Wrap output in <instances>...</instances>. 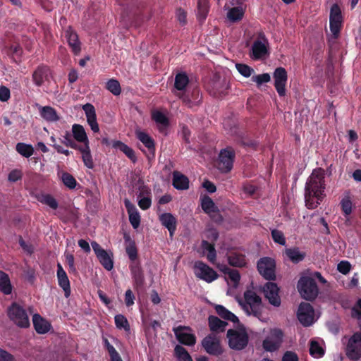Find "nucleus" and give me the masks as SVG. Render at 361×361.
<instances>
[{
  "label": "nucleus",
  "instance_id": "4",
  "mask_svg": "<svg viewBox=\"0 0 361 361\" xmlns=\"http://www.w3.org/2000/svg\"><path fill=\"white\" fill-rule=\"evenodd\" d=\"M8 316L16 326L20 328H27L30 326V319L26 310L18 304L13 302L8 308Z\"/></svg>",
  "mask_w": 361,
  "mask_h": 361
},
{
  "label": "nucleus",
  "instance_id": "25",
  "mask_svg": "<svg viewBox=\"0 0 361 361\" xmlns=\"http://www.w3.org/2000/svg\"><path fill=\"white\" fill-rule=\"evenodd\" d=\"M124 204L129 216V221L130 224L133 228H137L140 224V213L138 212L136 207L128 200L126 199Z\"/></svg>",
  "mask_w": 361,
  "mask_h": 361
},
{
  "label": "nucleus",
  "instance_id": "13",
  "mask_svg": "<svg viewBox=\"0 0 361 361\" xmlns=\"http://www.w3.org/2000/svg\"><path fill=\"white\" fill-rule=\"evenodd\" d=\"M194 269L195 276L207 283L214 281L219 276L216 271L202 261L195 262L194 264Z\"/></svg>",
  "mask_w": 361,
  "mask_h": 361
},
{
  "label": "nucleus",
  "instance_id": "15",
  "mask_svg": "<svg viewBox=\"0 0 361 361\" xmlns=\"http://www.w3.org/2000/svg\"><path fill=\"white\" fill-rule=\"evenodd\" d=\"M202 345L205 351L212 355L219 356L224 352L219 339L213 334L204 337L202 341Z\"/></svg>",
  "mask_w": 361,
  "mask_h": 361
},
{
  "label": "nucleus",
  "instance_id": "23",
  "mask_svg": "<svg viewBox=\"0 0 361 361\" xmlns=\"http://www.w3.org/2000/svg\"><path fill=\"white\" fill-rule=\"evenodd\" d=\"M82 109L85 111L87 123L90 126L91 130L94 133L99 132V128L97 121L94 106L92 104L87 103L82 106Z\"/></svg>",
  "mask_w": 361,
  "mask_h": 361
},
{
  "label": "nucleus",
  "instance_id": "51",
  "mask_svg": "<svg viewBox=\"0 0 361 361\" xmlns=\"http://www.w3.org/2000/svg\"><path fill=\"white\" fill-rule=\"evenodd\" d=\"M222 271L228 275L230 280L233 283V285L235 286H237L240 282V275L238 270L233 269L229 267H225Z\"/></svg>",
  "mask_w": 361,
  "mask_h": 361
},
{
  "label": "nucleus",
  "instance_id": "18",
  "mask_svg": "<svg viewBox=\"0 0 361 361\" xmlns=\"http://www.w3.org/2000/svg\"><path fill=\"white\" fill-rule=\"evenodd\" d=\"M279 288L276 283L269 281L263 287L264 296L268 299L270 304L275 307L281 305V298L279 295Z\"/></svg>",
  "mask_w": 361,
  "mask_h": 361
},
{
  "label": "nucleus",
  "instance_id": "60",
  "mask_svg": "<svg viewBox=\"0 0 361 361\" xmlns=\"http://www.w3.org/2000/svg\"><path fill=\"white\" fill-rule=\"evenodd\" d=\"M270 75L269 73H263L252 76V80L255 82L257 85H261L263 83L268 82L270 81Z\"/></svg>",
  "mask_w": 361,
  "mask_h": 361
},
{
  "label": "nucleus",
  "instance_id": "2",
  "mask_svg": "<svg viewBox=\"0 0 361 361\" xmlns=\"http://www.w3.org/2000/svg\"><path fill=\"white\" fill-rule=\"evenodd\" d=\"M245 303L242 305L243 309L249 315L260 318L262 314V305L261 298L252 290H246L244 293Z\"/></svg>",
  "mask_w": 361,
  "mask_h": 361
},
{
  "label": "nucleus",
  "instance_id": "46",
  "mask_svg": "<svg viewBox=\"0 0 361 361\" xmlns=\"http://www.w3.org/2000/svg\"><path fill=\"white\" fill-rule=\"evenodd\" d=\"M201 206L202 209L206 214H210L217 211V207H216L214 201L207 195H204L202 199Z\"/></svg>",
  "mask_w": 361,
  "mask_h": 361
},
{
  "label": "nucleus",
  "instance_id": "39",
  "mask_svg": "<svg viewBox=\"0 0 361 361\" xmlns=\"http://www.w3.org/2000/svg\"><path fill=\"white\" fill-rule=\"evenodd\" d=\"M201 247L204 252H207V259L208 261L211 263H214L216 259L215 243H211L208 240H202L201 242Z\"/></svg>",
  "mask_w": 361,
  "mask_h": 361
},
{
  "label": "nucleus",
  "instance_id": "53",
  "mask_svg": "<svg viewBox=\"0 0 361 361\" xmlns=\"http://www.w3.org/2000/svg\"><path fill=\"white\" fill-rule=\"evenodd\" d=\"M310 354L314 357H322L324 355V349L317 341H312L310 346Z\"/></svg>",
  "mask_w": 361,
  "mask_h": 361
},
{
  "label": "nucleus",
  "instance_id": "24",
  "mask_svg": "<svg viewBox=\"0 0 361 361\" xmlns=\"http://www.w3.org/2000/svg\"><path fill=\"white\" fill-rule=\"evenodd\" d=\"M184 329L185 327L180 326L173 329L177 340L183 345L193 346L196 343L195 336L192 334L183 332V330Z\"/></svg>",
  "mask_w": 361,
  "mask_h": 361
},
{
  "label": "nucleus",
  "instance_id": "62",
  "mask_svg": "<svg viewBox=\"0 0 361 361\" xmlns=\"http://www.w3.org/2000/svg\"><path fill=\"white\" fill-rule=\"evenodd\" d=\"M337 269L340 273L347 274L351 269V264L348 261H341L338 264Z\"/></svg>",
  "mask_w": 361,
  "mask_h": 361
},
{
  "label": "nucleus",
  "instance_id": "48",
  "mask_svg": "<svg viewBox=\"0 0 361 361\" xmlns=\"http://www.w3.org/2000/svg\"><path fill=\"white\" fill-rule=\"evenodd\" d=\"M16 151L22 156L28 158L33 154L34 149L32 145L19 142L16 147Z\"/></svg>",
  "mask_w": 361,
  "mask_h": 361
},
{
  "label": "nucleus",
  "instance_id": "21",
  "mask_svg": "<svg viewBox=\"0 0 361 361\" xmlns=\"http://www.w3.org/2000/svg\"><path fill=\"white\" fill-rule=\"evenodd\" d=\"M56 276L59 286L64 291L65 297L68 298L71 295L70 281L68 279L66 272L65 271V270L63 269V267L60 263L57 264Z\"/></svg>",
  "mask_w": 361,
  "mask_h": 361
},
{
  "label": "nucleus",
  "instance_id": "37",
  "mask_svg": "<svg viewBox=\"0 0 361 361\" xmlns=\"http://www.w3.org/2000/svg\"><path fill=\"white\" fill-rule=\"evenodd\" d=\"M13 286L8 274L0 271V292L4 295H9L12 293Z\"/></svg>",
  "mask_w": 361,
  "mask_h": 361
},
{
  "label": "nucleus",
  "instance_id": "31",
  "mask_svg": "<svg viewBox=\"0 0 361 361\" xmlns=\"http://www.w3.org/2000/svg\"><path fill=\"white\" fill-rule=\"evenodd\" d=\"M112 147L114 149H119L121 152L125 154V155L133 163L137 161V157L135 151L120 140L112 141Z\"/></svg>",
  "mask_w": 361,
  "mask_h": 361
},
{
  "label": "nucleus",
  "instance_id": "32",
  "mask_svg": "<svg viewBox=\"0 0 361 361\" xmlns=\"http://www.w3.org/2000/svg\"><path fill=\"white\" fill-rule=\"evenodd\" d=\"M136 137L148 149L149 152L154 157L155 144L154 139L142 131L136 132Z\"/></svg>",
  "mask_w": 361,
  "mask_h": 361
},
{
  "label": "nucleus",
  "instance_id": "45",
  "mask_svg": "<svg viewBox=\"0 0 361 361\" xmlns=\"http://www.w3.org/2000/svg\"><path fill=\"white\" fill-rule=\"evenodd\" d=\"M174 355L178 361H193L187 350L180 345H177L175 347Z\"/></svg>",
  "mask_w": 361,
  "mask_h": 361
},
{
  "label": "nucleus",
  "instance_id": "7",
  "mask_svg": "<svg viewBox=\"0 0 361 361\" xmlns=\"http://www.w3.org/2000/svg\"><path fill=\"white\" fill-rule=\"evenodd\" d=\"M226 336L228 345L233 350H241L247 345L249 337L245 329L237 331L231 329L228 330Z\"/></svg>",
  "mask_w": 361,
  "mask_h": 361
},
{
  "label": "nucleus",
  "instance_id": "59",
  "mask_svg": "<svg viewBox=\"0 0 361 361\" xmlns=\"http://www.w3.org/2000/svg\"><path fill=\"white\" fill-rule=\"evenodd\" d=\"M235 67L238 71L245 78L250 77L254 72L253 68L244 63H236Z\"/></svg>",
  "mask_w": 361,
  "mask_h": 361
},
{
  "label": "nucleus",
  "instance_id": "11",
  "mask_svg": "<svg viewBox=\"0 0 361 361\" xmlns=\"http://www.w3.org/2000/svg\"><path fill=\"white\" fill-rule=\"evenodd\" d=\"M283 338V333L281 329H271L269 335L263 341L262 347L266 351L274 352L280 348Z\"/></svg>",
  "mask_w": 361,
  "mask_h": 361
},
{
  "label": "nucleus",
  "instance_id": "38",
  "mask_svg": "<svg viewBox=\"0 0 361 361\" xmlns=\"http://www.w3.org/2000/svg\"><path fill=\"white\" fill-rule=\"evenodd\" d=\"M209 0H198L197 1V20L202 23L207 17L209 11Z\"/></svg>",
  "mask_w": 361,
  "mask_h": 361
},
{
  "label": "nucleus",
  "instance_id": "52",
  "mask_svg": "<svg viewBox=\"0 0 361 361\" xmlns=\"http://www.w3.org/2000/svg\"><path fill=\"white\" fill-rule=\"evenodd\" d=\"M128 8H127V11H124L121 13L122 20L125 21L126 25H132L135 24L137 25V23L135 22V16L139 14L140 11L132 12L128 11Z\"/></svg>",
  "mask_w": 361,
  "mask_h": 361
},
{
  "label": "nucleus",
  "instance_id": "64",
  "mask_svg": "<svg viewBox=\"0 0 361 361\" xmlns=\"http://www.w3.org/2000/svg\"><path fill=\"white\" fill-rule=\"evenodd\" d=\"M10 90L4 85L0 86V101L3 102H7L10 99Z\"/></svg>",
  "mask_w": 361,
  "mask_h": 361
},
{
  "label": "nucleus",
  "instance_id": "8",
  "mask_svg": "<svg viewBox=\"0 0 361 361\" xmlns=\"http://www.w3.org/2000/svg\"><path fill=\"white\" fill-rule=\"evenodd\" d=\"M345 352L350 360L357 361L361 358V333L360 331L355 332L348 338Z\"/></svg>",
  "mask_w": 361,
  "mask_h": 361
},
{
  "label": "nucleus",
  "instance_id": "5",
  "mask_svg": "<svg viewBox=\"0 0 361 361\" xmlns=\"http://www.w3.org/2000/svg\"><path fill=\"white\" fill-rule=\"evenodd\" d=\"M235 159V151L232 147L221 149L218 157V169L223 173H229L233 167Z\"/></svg>",
  "mask_w": 361,
  "mask_h": 361
},
{
  "label": "nucleus",
  "instance_id": "26",
  "mask_svg": "<svg viewBox=\"0 0 361 361\" xmlns=\"http://www.w3.org/2000/svg\"><path fill=\"white\" fill-rule=\"evenodd\" d=\"M269 54L267 47L260 40H255L252 46L250 57L254 60H259Z\"/></svg>",
  "mask_w": 361,
  "mask_h": 361
},
{
  "label": "nucleus",
  "instance_id": "6",
  "mask_svg": "<svg viewBox=\"0 0 361 361\" xmlns=\"http://www.w3.org/2000/svg\"><path fill=\"white\" fill-rule=\"evenodd\" d=\"M209 94L215 98H221L227 94L228 84L226 80L219 75L215 74L206 85Z\"/></svg>",
  "mask_w": 361,
  "mask_h": 361
},
{
  "label": "nucleus",
  "instance_id": "49",
  "mask_svg": "<svg viewBox=\"0 0 361 361\" xmlns=\"http://www.w3.org/2000/svg\"><path fill=\"white\" fill-rule=\"evenodd\" d=\"M115 325L118 329H123L126 331L130 330V326L127 318L123 314H116L114 317Z\"/></svg>",
  "mask_w": 361,
  "mask_h": 361
},
{
  "label": "nucleus",
  "instance_id": "12",
  "mask_svg": "<svg viewBox=\"0 0 361 361\" xmlns=\"http://www.w3.org/2000/svg\"><path fill=\"white\" fill-rule=\"evenodd\" d=\"M343 15L340 6L337 4H334L330 9L329 26L332 34L337 37L343 24Z\"/></svg>",
  "mask_w": 361,
  "mask_h": 361
},
{
  "label": "nucleus",
  "instance_id": "20",
  "mask_svg": "<svg viewBox=\"0 0 361 361\" xmlns=\"http://www.w3.org/2000/svg\"><path fill=\"white\" fill-rule=\"evenodd\" d=\"M129 268L133 281L134 288H141L145 283V275L140 263L139 262H132L130 264Z\"/></svg>",
  "mask_w": 361,
  "mask_h": 361
},
{
  "label": "nucleus",
  "instance_id": "54",
  "mask_svg": "<svg viewBox=\"0 0 361 361\" xmlns=\"http://www.w3.org/2000/svg\"><path fill=\"white\" fill-rule=\"evenodd\" d=\"M63 183L69 189H74L76 187L77 181L75 178L68 172H63L61 175Z\"/></svg>",
  "mask_w": 361,
  "mask_h": 361
},
{
  "label": "nucleus",
  "instance_id": "17",
  "mask_svg": "<svg viewBox=\"0 0 361 361\" xmlns=\"http://www.w3.org/2000/svg\"><path fill=\"white\" fill-rule=\"evenodd\" d=\"M273 77L274 79V87L280 97L286 95V85L288 80L287 71L283 67H278L275 69Z\"/></svg>",
  "mask_w": 361,
  "mask_h": 361
},
{
  "label": "nucleus",
  "instance_id": "10",
  "mask_svg": "<svg viewBox=\"0 0 361 361\" xmlns=\"http://www.w3.org/2000/svg\"><path fill=\"white\" fill-rule=\"evenodd\" d=\"M173 92L189 108L199 106L202 102V95L198 87L188 90L183 92L176 93V91Z\"/></svg>",
  "mask_w": 361,
  "mask_h": 361
},
{
  "label": "nucleus",
  "instance_id": "30",
  "mask_svg": "<svg viewBox=\"0 0 361 361\" xmlns=\"http://www.w3.org/2000/svg\"><path fill=\"white\" fill-rule=\"evenodd\" d=\"M172 185L177 190H187L189 188V179L180 172L174 171L173 172Z\"/></svg>",
  "mask_w": 361,
  "mask_h": 361
},
{
  "label": "nucleus",
  "instance_id": "19",
  "mask_svg": "<svg viewBox=\"0 0 361 361\" xmlns=\"http://www.w3.org/2000/svg\"><path fill=\"white\" fill-rule=\"evenodd\" d=\"M51 74L50 68L44 64L38 66L34 71L32 78L37 87H41L45 81H49Z\"/></svg>",
  "mask_w": 361,
  "mask_h": 361
},
{
  "label": "nucleus",
  "instance_id": "61",
  "mask_svg": "<svg viewBox=\"0 0 361 361\" xmlns=\"http://www.w3.org/2000/svg\"><path fill=\"white\" fill-rule=\"evenodd\" d=\"M161 326V324L157 320H153L150 322L149 326L145 329L146 336L148 338L150 329L153 330L154 336L156 337L157 335V329Z\"/></svg>",
  "mask_w": 361,
  "mask_h": 361
},
{
  "label": "nucleus",
  "instance_id": "35",
  "mask_svg": "<svg viewBox=\"0 0 361 361\" xmlns=\"http://www.w3.org/2000/svg\"><path fill=\"white\" fill-rule=\"evenodd\" d=\"M209 329L213 332H223L228 323L221 320L219 317L210 315L208 318Z\"/></svg>",
  "mask_w": 361,
  "mask_h": 361
},
{
  "label": "nucleus",
  "instance_id": "28",
  "mask_svg": "<svg viewBox=\"0 0 361 361\" xmlns=\"http://www.w3.org/2000/svg\"><path fill=\"white\" fill-rule=\"evenodd\" d=\"M159 219L161 225L168 229L170 235L172 236L177 226V220L175 216L171 213H163L159 216Z\"/></svg>",
  "mask_w": 361,
  "mask_h": 361
},
{
  "label": "nucleus",
  "instance_id": "55",
  "mask_svg": "<svg viewBox=\"0 0 361 361\" xmlns=\"http://www.w3.org/2000/svg\"><path fill=\"white\" fill-rule=\"evenodd\" d=\"M204 235L205 240H208L211 243H215L219 236V231L213 227L206 228Z\"/></svg>",
  "mask_w": 361,
  "mask_h": 361
},
{
  "label": "nucleus",
  "instance_id": "43",
  "mask_svg": "<svg viewBox=\"0 0 361 361\" xmlns=\"http://www.w3.org/2000/svg\"><path fill=\"white\" fill-rule=\"evenodd\" d=\"M80 153L82 154V159L84 165L88 169H93L94 162L91 154L90 145L86 144L85 145H83V149L80 151Z\"/></svg>",
  "mask_w": 361,
  "mask_h": 361
},
{
  "label": "nucleus",
  "instance_id": "16",
  "mask_svg": "<svg viewBox=\"0 0 361 361\" xmlns=\"http://www.w3.org/2000/svg\"><path fill=\"white\" fill-rule=\"evenodd\" d=\"M297 317L304 326H311L314 319L312 306L307 302H301L298 307Z\"/></svg>",
  "mask_w": 361,
  "mask_h": 361
},
{
  "label": "nucleus",
  "instance_id": "1",
  "mask_svg": "<svg viewBox=\"0 0 361 361\" xmlns=\"http://www.w3.org/2000/svg\"><path fill=\"white\" fill-rule=\"evenodd\" d=\"M325 171L322 168L314 169L305 187V201L310 209L317 208L326 196Z\"/></svg>",
  "mask_w": 361,
  "mask_h": 361
},
{
  "label": "nucleus",
  "instance_id": "36",
  "mask_svg": "<svg viewBox=\"0 0 361 361\" xmlns=\"http://www.w3.org/2000/svg\"><path fill=\"white\" fill-rule=\"evenodd\" d=\"M189 83V78L185 73H178L175 76L174 88L179 92L187 91L186 87Z\"/></svg>",
  "mask_w": 361,
  "mask_h": 361
},
{
  "label": "nucleus",
  "instance_id": "50",
  "mask_svg": "<svg viewBox=\"0 0 361 361\" xmlns=\"http://www.w3.org/2000/svg\"><path fill=\"white\" fill-rule=\"evenodd\" d=\"M106 88L115 96L121 93V85L116 79L111 78L106 83Z\"/></svg>",
  "mask_w": 361,
  "mask_h": 361
},
{
  "label": "nucleus",
  "instance_id": "33",
  "mask_svg": "<svg viewBox=\"0 0 361 361\" xmlns=\"http://www.w3.org/2000/svg\"><path fill=\"white\" fill-rule=\"evenodd\" d=\"M72 133L74 139L79 142L83 143V145L89 144V140L84 127L80 124H73L72 126Z\"/></svg>",
  "mask_w": 361,
  "mask_h": 361
},
{
  "label": "nucleus",
  "instance_id": "14",
  "mask_svg": "<svg viewBox=\"0 0 361 361\" xmlns=\"http://www.w3.org/2000/svg\"><path fill=\"white\" fill-rule=\"evenodd\" d=\"M91 245L93 251L102 267L107 271H111L114 267L113 253L111 252H109L103 249L100 245L95 241L92 242Z\"/></svg>",
  "mask_w": 361,
  "mask_h": 361
},
{
  "label": "nucleus",
  "instance_id": "44",
  "mask_svg": "<svg viewBox=\"0 0 361 361\" xmlns=\"http://www.w3.org/2000/svg\"><path fill=\"white\" fill-rule=\"evenodd\" d=\"M37 200L41 203L49 206L53 209L58 208V202L56 200L49 194H41L37 197Z\"/></svg>",
  "mask_w": 361,
  "mask_h": 361
},
{
  "label": "nucleus",
  "instance_id": "27",
  "mask_svg": "<svg viewBox=\"0 0 361 361\" xmlns=\"http://www.w3.org/2000/svg\"><path fill=\"white\" fill-rule=\"evenodd\" d=\"M32 323L35 331L39 334L47 333L51 327V324L39 314L33 315Z\"/></svg>",
  "mask_w": 361,
  "mask_h": 361
},
{
  "label": "nucleus",
  "instance_id": "42",
  "mask_svg": "<svg viewBox=\"0 0 361 361\" xmlns=\"http://www.w3.org/2000/svg\"><path fill=\"white\" fill-rule=\"evenodd\" d=\"M152 119L161 126L159 127L161 133H165L166 128L169 125V121L167 117L161 111H156L152 114Z\"/></svg>",
  "mask_w": 361,
  "mask_h": 361
},
{
  "label": "nucleus",
  "instance_id": "34",
  "mask_svg": "<svg viewBox=\"0 0 361 361\" xmlns=\"http://www.w3.org/2000/svg\"><path fill=\"white\" fill-rule=\"evenodd\" d=\"M41 117L48 122H55L59 120L56 111L50 106H40Z\"/></svg>",
  "mask_w": 361,
  "mask_h": 361
},
{
  "label": "nucleus",
  "instance_id": "22",
  "mask_svg": "<svg viewBox=\"0 0 361 361\" xmlns=\"http://www.w3.org/2000/svg\"><path fill=\"white\" fill-rule=\"evenodd\" d=\"M64 37L73 52L75 54H79L81 50L80 42L78 39V34L73 30L71 26H68L67 29L65 30Z\"/></svg>",
  "mask_w": 361,
  "mask_h": 361
},
{
  "label": "nucleus",
  "instance_id": "3",
  "mask_svg": "<svg viewBox=\"0 0 361 361\" xmlns=\"http://www.w3.org/2000/svg\"><path fill=\"white\" fill-rule=\"evenodd\" d=\"M297 288L302 298L306 300L312 301L318 295L317 284L311 277L302 276L298 282Z\"/></svg>",
  "mask_w": 361,
  "mask_h": 361
},
{
  "label": "nucleus",
  "instance_id": "58",
  "mask_svg": "<svg viewBox=\"0 0 361 361\" xmlns=\"http://www.w3.org/2000/svg\"><path fill=\"white\" fill-rule=\"evenodd\" d=\"M126 251L130 261L135 262V261L137 257V250L134 241L129 243L126 248Z\"/></svg>",
  "mask_w": 361,
  "mask_h": 361
},
{
  "label": "nucleus",
  "instance_id": "9",
  "mask_svg": "<svg viewBox=\"0 0 361 361\" xmlns=\"http://www.w3.org/2000/svg\"><path fill=\"white\" fill-rule=\"evenodd\" d=\"M259 273L264 279L268 281L276 279V262L274 259L268 257L260 258L257 264Z\"/></svg>",
  "mask_w": 361,
  "mask_h": 361
},
{
  "label": "nucleus",
  "instance_id": "29",
  "mask_svg": "<svg viewBox=\"0 0 361 361\" xmlns=\"http://www.w3.org/2000/svg\"><path fill=\"white\" fill-rule=\"evenodd\" d=\"M285 255L293 264H298L302 262L307 256V253L301 251L298 247L286 248Z\"/></svg>",
  "mask_w": 361,
  "mask_h": 361
},
{
  "label": "nucleus",
  "instance_id": "41",
  "mask_svg": "<svg viewBox=\"0 0 361 361\" xmlns=\"http://www.w3.org/2000/svg\"><path fill=\"white\" fill-rule=\"evenodd\" d=\"M228 264L235 267H243L246 265L245 256L240 253H231L228 257Z\"/></svg>",
  "mask_w": 361,
  "mask_h": 361
},
{
  "label": "nucleus",
  "instance_id": "63",
  "mask_svg": "<svg viewBox=\"0 0 361 361\" xmlns=\"http://www.w3.org/2000/svg\"><path fill=\"white\" fill-rule=\"evenodd\" d=\"M23 177V173L20 170L13 169L9 173L8 176V180L10 182H16L20 180Z\"/></svg>",
  "mask_w": 361,
  "mask_h": 361
},
{
  "label": "nucleus",
  "instance_id": "56",
  "mask_svg": "<svg viewBox=\"0 0 361 361\" xmlns=\"http://www.w3.org/2000/svg\"><path fill=\"white\" fill-rule=\"evenodd\" d=\"M341 207L344 216H348L352 212V202L349 197H343L341 201Z\"/></svg>",
  "mask_w": 361,
  "mask_h": 361
},
{
  "label": "nucleus",
  "instance_id": "57",
  "mask_svg": "<svg viewBox=\"0 0 361 361\" xmlns=\"http://www.w3.org/2000/svg\"><path fill=\"white\" fill-rule=\"evenodd\" d=\"M271 238L273 240L279 245H286V238L283 235V233L281 231L278 229H273L271 232Z\"/></svg>",
  "mask_w": 361,
  "mask_h": 361
},
{
  "label": "nucleus",
  "instance_id": "47",
  "mask_svg": "<svg viewBox=\"0 0 361 361\" xmlns=\"http://www.w3.org/2000/svg\"><path fill=\"white\" fill-rule=\"evenodd\" d=\"M244 16V11L242 7L236 6L231 8L227 13L228 18L232 22L240 20Z\"/></svg>",
  "mask_w": 361,
  "mask_h": 361
},
{
  "label": "nucleus",
  "instance_id": "40",
  "mask_svg": "<svg viewBox=\"0 0 361 361\" xmlns=\"http://www.w3.org/2000/svg\"><path fill=\"white\" fill-rule=\"evenodd\" d=\"M216 312L224 319L231 321L233 323H238L239 319L233 313L227 310L225 307L221 305H217L215 307Z\"/></svg>",
  "mask_w": 361,
  "mask_h": 361
}]
</instances>
